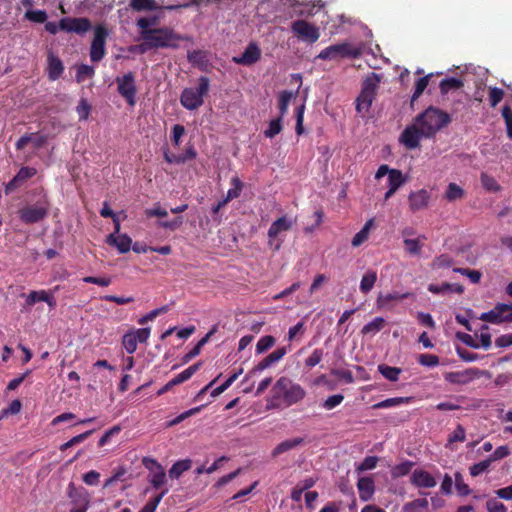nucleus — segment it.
I'll list each match as a JSON object with an SVG mask.
<instances>
[{
  "instance_id": "nucleus-1",
  "label": "nucleus",
  "mask_w": 512,
  "mask_h": 512,
  "mask_svg": "<svg viewBox=\"0 0 512 512\" xmlns=\"http://www.w3.org/2000/svg\"><path fill=\"white\" fill-rule=\"evenodd\" d=\"M415 121L421 127L424 138H432L450 124L451 116L439 108L429 106L415 118Z\"/></svg>"
},
{
  "instance_id": "nucleus-2",
  "label": "nucleus",
  "mask_w": 512,
  "mask_h": 512,
  "mask_svg": "<svg viewBox=\"0 0 512 512\" xmlns=\"http://www.w3.org/2000/svg\"><path fill=\"white\" fill-rule=\"evenodd\" d=\"M304 396L305 391L299 384L293 383L287 377H280L272 388L271 404L278 406L284 403L290 406L302 400Z\"/></svg>"
},
{
  "instance_id": "nucleus-3",
  "label": "nucleus",
  "mask_w": 512,
  "mask_h": 512,
  "mask_svg": "<svg viewBox=\"0 0 512 512\" xmlns=\"http://www.w3.org/2000/svg\"><path fill=\"white\" fill-rule=\"evenodd\" d=\"M142 40L144 42L143 46L147 49H175L179 46L181 37L172 28L161 27L154 28L153 31H144Z\"/></svg>"
},
{
  "instance_id": "nucleus-4",
  "label": "nucleus",
  "mask_w": 512,
  "mask_h": 512,
  "mask_svg": "<svg viewBox=\"0 0 512 512\" xmlns=\"http://www.w3.org/2000/svg\"><path fill=\"white\" fill-rule=\"evenodd\" d=\"M210 81L206 76L198 79V87L185 88L180 95V103L187 110H196L204 103V96L209 92Z\"/></svg>"
},
{
  "instance_id": "nucleus-5",
  "label": "nucleus",
  "mask_w": 512,
  "mask_h": 512,
  "mask_svg": "<svg viewBox=\"0 0 512 512\" xmlns=\"http://www.w3.org/2000/svg\"><path fill=\"white\" fill-rule=\"evenodd\" d=\"M50 202L43 194L35 204L27 205L19 210V218L25 224H34L45 219L49 213Z\"/></svg>"
},
{
  "instance_id": "nucleus-6",
  "label": "nucleus",
  "mask_w": 512,
  "mask_h": 512,
  "mask_svg": "<svg viewBox=\"0 0 512 512\" xmlns=\"http://www.w3.org/2000/svg\"><path fill=\"white\" fill-rule=\"evenodd\" d=\"M381 78L376 73H371L363 82L360 95L356 99V110L368 112L375 98L378 84Z\"/></svg>"
},
{
  "instance_id": "nucleus-7",
  "label": "nucleus",
  "mask_w": 512,
  "mask_h": 512,
  "mask_svg": "<svg viewBox=\"0 0 512 512\" xmlns=\"http://www.w3.org/2000/svg\"><path fill=\"white\" fill-rule=\"evenodd\" d=\"M360 55L361 50L359 48L344 42L326 47L319 53L318 58L322 60H336L340 58H358Z\"/></svg>"
},
{
  "instance_id": "nucleus-8",
  "label": "nucleus",
  "mask_w": 512,
  "mask_h": 512,
  "mask_svg": "<svg viewBox=\"0 0 512 512\" xmlns=\"http://www.w3.org/2000/svg\"><path fill=\"white\" fill-rule=\"evenodd\" d=\"M480 320L492 324L512 322V303H498L490 311L482 313L480 316Z\"/></svg>"
},
{
  "instance_id": "nucleus-9",
  "label": "nucleus",
  "mask_w": 512,
  "mask_h": 512,
  "mask_svg": "<svg viewBox=\"0 0 512 512\" xmlns=\"http://www.w3.org/2000/svg\"><path fill=\"white\" fill-rule=\"evenodd\" d=\"M291 31L300 40L309 43H315L320 37L319 29L315 25L302 19L292 22Z\"/></svg>"
},
{
  "instance_id": "nucleus-10",
  "label": "nucleus",
  "mask_w": 512,
  "mask_h": 512,
  "mask_svg": "<svg viewBox=\"0 0 512 512\" xmlns=\"http://www.w3.org/2000/svg\"><path fill=\"white\" fill-rule=\"evenodd\" d=\"M118 85V93L125 98L127 103L131 106L135 105V96L137 88L135 85V75L132 72H128L122 77L116 78Z\"/></svg>"
},
{
  "instance_id": "nucleus-11",
  "label": "nucleus",
  "mask_w": 512,
  "mask_h": 512,
  "mask_svg": "<svg viewBox=\"0 0 512 512\" xmlns=\"http://www.w3.org/2000/svg\"><path fill=\"white\" fill-rule=\"evenodd\" d=\"M107 36L108 31L104 26L98 25L95 27L94 37L90 48V59L92 62H98L104 57Z\"/></svg>"
},
{
  "instance_id": "nucleus-12",
  "label": "nucleus",
  "mask_w": 512,
  "mask_h": 512,
  "mask_svg": "<svg viewBox=\"0 0 512 512\" xmlns=\"http://www.w3.org/2000/svg\"><path fill=\"white\" fill-rule=\"evenodd\" d=\"M92 27L91 21L88 18H71L65 17L59 21V28L65 32H74L76 34H84Z\"/></svg>"
},
{
  "instance_id": "nucleus-13",
  "label": "nucleus",
  "mask_w": 512,
  "mask_h": 512,
  "mask_svg": "<svg viewBox=\"0 0 512 512\" xmlns=\"http://www.w3.org/2000/svg\"><path fill=\"white\" fill-rule=\"evenodd\" d=\"M424 137V133L420 126L414 124L406 127L404 131L401 133L400 141L404 144V146L408 149H416L420 146V140Z\"/></svg>"
},
{
  "instance_id": "nucleus-14",
  "label": "nucleus",
  "mask_w": 512,
  "mask_h": 512,
  "mask_svg": "<svg viewBox=\"0 0 512 512\" xmlns=\"http://www.w3.org/2000/svg\"><path fill=\"white\" fill-rule=\"evenodd\" d=\"M261 58V50L256 43H249L241 56L233 57V62L243 66H251Z\"/></svg>"
},
{
  "instance_id": "nucleus-15",
  "label": "nucleus",
  "mask_w": 512,
  "mask_h": 512,
  "mask_svg": "<svg viewBox=\"0 0 512 512\" xmlns=\"http://www.w3.org/2000/svg\"><path fill=\"white\" fill-rule=\"evenodd\" d=\"M430 199L431 195L426 189L411 192L408 197L409 208L413 212L423 210L428 207Z\"/></svg>"
},
{
  "instance_id": "nucleus-16",
  "label": "nucleus",
  "mask_w": 512,
  "mask_h": 512,
  "mask_svg": "<svg viewBox=\"0 0 512 512\" xmlns=\"http://www.w3.org/2000/svg\"><path fill=\"white\" fill-rule=\"evenodd\" d=\"M287 353V350L285 347L278 348L274 350L272 353H270L268 356H266L264 359H262L254 368L249 372L250 374H256L257 372H261L270 366H272L274 363L281 360Z\"/></svg>"
},
{
  "instance_id": "nucleus-17",
  "label": "nucleus",
  "mask_w": 512,
  "mask_h": 512,
  "mask_svg": "<svg viewBox=\"0 0 512 512\" xmlns=\"http://www.w3.org/2000/svg\"><path fill=\"white\" fill-rule=\"evenodd\" d=\"M106 243L116 247L120 253H127L131 249L132 239L127 234L111 233L107 236Z\"/></svg>"
},
{
  "instance_id": "nucleus-18",
  "label": "nucleus",
  "mask_w": 512,
  "mask_h": 512,
  "mask_svg": "<svg viewBox=\"0 0 512 512\" xmlns=\"http://www.w3.org/2000/svg\"><path fill=\"white\" fill-rule=\"evenodd\" d=\"M411 483L417 487L432 488L436 485V480L424 470H415L411 476Z\"/></svg>"
},
{
  "instance_id": "nucleus-19",
  "label": "nucleus",
  "mask_w": 512,
  "mask_h": 512,
  "mask_svg": "<svg viewBox=\"0 0 512 512\" xmlns=\"http://www.w3.org/2000/svg\"><path fill=\"white\" fill-rule=\"evenodd\" d=\"M304 442V438L302 437L284 440L272 450L271 457L277 458L279 455L303 445Z\"/></svg>"
},
{
  "instance_id": "nucleus-20",
  "label": "nucleus",
  "mask_w": 512,
  "mask_h": 512,
  "mask_svg": "<svg viewBox=\"0 0 512 512\" xmlns=\"http://www.w3.org/2000/svg\"><path fill=\"white\" fill-rule=\"evenodd\" d=\"M48 61V78L52 81L57 80L64 71V66L59 57L53 53H49L47 57Z\"/></svg>"
},
{
  "instance_id": "nucleus-21",
  "label": "nucleus",
  "mask_w": 512,
  "mask_h": 512,
  "mask_svg": "<svg viewBox=\"0 0 512 512\" xmlns=\"http://www.w3.org/2000/svg\"><path fill=\"white\" fill-rule=\"evenodd\" d=\"M292 227V221L287 216H282L275 220L268 229L269 239L276 238L281 232L288 231Z\"/></svg>"
},
{
  "instance_id": "nucleus-22",
  "label": "nucleus",
  "mask_w": 512,
  "mask_h": 512,
  "mask_svg": "<svg viewBox=\"0 0 512 512\" xmlns=\"http://www.w3.org/2000/svg\"><path fill=\"white\" fill-rule=\"evenodd\" d=\"M357 488L360 499L362 501H368L374 493V481L372 478L362 477L358 480Z\"/></svg>"
},
{
  "instance_id": "nucleus-23",
  "label": "nucleus",
  "mask_w": 512,
  "mask_h": 512,
  "mask_svg": "<svg viewBox=\"0 0 512 512\" xmlns=\"http://www.w3.org/2000/svg\"><path fill=\"white\" fill-rule=\"evenodd\" d=\"M68 496L73 500L74 503L78 504V507L75 509H72L70 512H86L89 506V500L87 496H81L79 495V498L77 499V490L75 488L74 483H70L68 487Z\"/></svg>"
},
{
  "instance_id": "nucleus-24",
  "label": "nucleus",
  "mask_w": 512,
  "mask_h": 512,
  "mask_svg": "<svg viewBox=\"0 0 512 512\" xmlns=\"http://www.w3.org/2000/svg\"><path fill=\"white\" fill-rule=\"evenodd\" d=\"M129 7L135 12H148L159 9L155 0H130Z\"/></svg>"
},
{
  "instance_id": "nucleus-25",
  "label": "nucleus",
  "mask_w": 512,
  "mask_h": 512,
  "mask_svg": "<svg viewBox=\"0 0 512 512\" xmlns=\"http://www.w3.org/2000/svg\"><path fill=\"white\" fill-rule=\"evenodd\" d=\"M192 467L191 459H183L175 462L169 469L168 474L172 479H178L183 472L188 471Z\"/></svg>"
},
{
  "instance_id": "nucleus-26",
  "label": "nucleus",
  "mask_w": 512,
  "mask_h": 512,
  "mask_svg": "<svg viewBox=\"0 0 512 512\" xmlns=\"http://www.w3.org/2000/svg\"><path fill=\"white\" fill-rule=\"evenodd\" d=\"M201 362L189 366L169 381V385H178L189 380L200 368Z\"/></svg>"
},
{
  "instance_id": "nucleus-27",
  "label": "nucleus",
  "mask_w": 512,
  "mask_h": 512,
  "mask_svg": "<svg viewBox=\"0 0 512 512\" xmlns=\"http://www.w3.org/2000/svg\"><path fill=\"white\" fill-rule=\"evenodd\" d=\"M403 512H430L429 502L426 498H418L407 502L403 506Z\"/></svg>"
},
{
  "instance_id": "nucleus-28",
  "label": "nucleus",
  "mask_w": 512,
  "mask_h": 512,
  "mask_svg": "<svg viewBox=\"0 0 512 512\" xmlns=\"http://www.w3.org/2000/svg\"><path fill=\"white\" fill-rule=\"evenodd\" d=\"M160 17L159 16H149V17H141L137 20L136 26L139 28V34L141 39L143 38L144 31H153V26H157L159 24Z\"/></svg>"
},
{
  "instance_id": "nucleus-29",
  "label": "nucleus",
  "mask_w": 512,
  "mask_h": 512,
  "mask_svg": "<svg viewBox=\"0 0 512 512\" xmlns=\"http://www.w3.org/2000/svg\"><path fill=\"white\" fill-rule=\"evenodd\" d=\"M377 281V273L374 270H368L362 277L360 282V291L367 294L372 290Z\"/></svg>"
},
{
  "instance_id": "nucleus-30",
  "label": "nucleus",
  "mask_w": 512,
  "mask_h": 512,
  "mask_svg": "<svg viewBox=\"0 0 512 512\" xmlns=\"http://www.w3.org/2000/svg\"><path fill=\"white\" fill-rule=\"evenodd\" d=\"M464 196H465V191L458 184L449 183L443 197L447 201L453 202V201L464 198Z\"/></svg>"
},
{
  "instance_id": "nucleus-31",
  "label": "nucleus",
  "mask_w": 512,
  "mask_h": 512,
  "mask_svg": "<svg viewBox=\"0 0 512 512\" xmlns=\"http://www.w3.org/2000/svg\"><path fill=\"white\" fill-rule=\"evenodd\" d=\"M385 324L386 321L383 317H375L371 322L363 326L361 333L363 335L376 334L384 328Z\"/></svg>"
},
{
  "instance_id": "nucleus-32",
  "label": "nucleus",
  "mask_w": 512,
  "mask_h": 512,
  "mask_svg": "<svg viewBox=\"0 0 512 512\" xmlns=\"http://www.w3.org/2000/svg\"><path fill=\"white\" fill-rule=\"evenodd\" d=\"M464 85L463 81L454 77L445 78L440 82V91L441 94L445 95L449 93L451 90H458L462 88Z\"/></svg>"
},
{
  "instance_id": "nucleus-33",
  "label": "nucleus",
  "mask_w": 512,
  "mask_h": 512,
  "mask_svg": "<svg viewBox=\"0 0 512 512\" xmlns=\"http://www.w3.org/2000/svg\"><path fill=\"white\" fill-rule=\"evenodd\" d=\"M378 371L381 373V375L392 382H395L399 379V375L401 374L402 370L398 367H391L386 364H380L378 365Z\"/></svg>"
},
{
  "instance_id": "nucleus-34",
  "label": "nucleus",
  "mask_w": 512,
  "mask_h": 512,
  "mask_svg": "<svg viewBox=\"0 0 512 512\" xmlns=\"http://www.w3.org/2000/svg\"><path fill=\"white\" fill-rule=\"evenodd\" d=\"M412 296H413V294L410 292H405V293L393 292V293H388L386 295H379V297L377 298V304H378V306H383L390 301H394V300L401 301V300L410 298Z\"/></svg>"
},
{
  "instance_id": "nucleus-35",
  "label": "nucleus",
  "mask_w": 512,
  "mask_h": 512,
  "mask_svg": "<svg viewBox=\"0 0 512 512\" xmlns=\"http://www.w3.org/2000/svg\"><path fill=\"white\" fill-rule=\"evenodd\" d=\"M232 187L227 191L226 197L224 198L226 202H230L231 200L238 198L243 189V182L238 177H233L231 179Z\"/></svg>"
},
{
  "instance_id": "nucleus-36",
  "label": "nucleus",
  "mask_w": 512,
  "mask_h": 512,
  "mask_svg": "<svg viewBox=\"0 0 512 512\" xmlns=\"http://www.w3.org/2000/svg\"><path fill=\"white\" fill-rule=\"evenodd\" d=\"M480 180L483 188L489 192H498L501 189L497 180L486 172L481 173Z\"/></svg>"
},
{
  "instance_id": "nucleus-37",
  "label": "nucleus",
  "mask_w": 512,
  "mask_h": 512,
  "mask_svg": "<svg viewBox=\"0 0 512 512\" xmlns=\"http://www.w3.org/2000/svg\"><path fill=\"white\" fill-rule=\"evenodd\" d=\"M293 97H294V93L291 91L285 90V91L280 92L279 101H278V108H279V112H280L279 117L283 118L284 115L287 113L289 103Z\"/></svg>"
},
{
  "instance_id": "nucleus-38",
  "label": "nucleus",
  "mask_w": 512,
  "mask_h": 512,
  "mask_svg": "<svg viewBox=\"0 0 512 512\" xmlns=\"http://www.w3.org/2000/svg\"><path fill=\"white\" fill-rule=\"evenodd\" d=\"M243 373V369L239 368L237 371L233 372L224 383H222L220 386L215 388L212 391V396H217L223 393L226 389H228L236 380L237 378Z\"/></svg>"
},
{
  "instance_id": "nucleus-39",
  "label": "nucleus",
  "mask_w": 512,
  "mask_h": 512,
  "mask_svg": "<svg viewBox=\"0 0 512 512\" xmlns=\"http://www.w3.org/2000/svg\"><path fill=\"white\" fill-rule=\"evenodd\" d=\"M405 182L406 179L402 172L398 169H392L388 176L389 187L397 191Z\"/></svg>"
},
{
  "instance_id": "nucleus-40",
  "label": "nucleus",
  "mask_w": 512,
  "mask_h": 512,
  "mask_svg": "<svg viewBox=\"0 0 512 512\" xmlns=\"http://www.w3.org/2000/svg\"><path fill=\"white\" fill-rule=\"evenodd\" d=\"M412 400L410 397H395L388 398L374 405L375 408H390L394 406H399L404 403H409Z\"/></svg>"
},
{
  "instance_id": "nucleus-41",
  "label": "nucleus",
  "mask_w": 512,
  "mask_h": 512,
  "mask_svg": "<svg viewBox=\"0 0 512 512\" xmlns=\"http://www.w3.org/2000/svg\"><path fill=\"white\" fill-rule=\"evenodd\" d=\"M212 333L213 331H210L205 337L199 340L198 343L187 354L184 355L182 359L183 363L189 362L200 353L202 346L208 341Z\"/></svg>"
},
{
  "instance_id": "nucleus-42",
  "label": "nucleus",
  "mask_w": 512,
  "mask_h": 512,
  "mask_svg": "<svg viewBox=\"0 0 512 512\" xmlns=\"http://www.w3.org/2000/svg\"><path fill=\"white\" fill-rule=\"evenodd\" d=\"M137 340L132 332L124 334L122 345L128 354H133L137 349Z\"/></svg>"
},
{
  "instance_id": "nucleus-43",
  "label": "nucleus",
  "mask_w": 512,
  "mask_h": 512,
  "mask_svg": "<svg viewBox=\"0 0 512 512\" xmlns=\"http://www.w3.org/2000/svg\"><path fill=\"white\" fill-rule=\"evenodd\" d=\"M282 131V118L278 117L273 119L269 123L268 129L264 131V135L267 138H273Z\"/></svg>"
},
{
  "instance_id": "nucleus-44",
  "label": "nucleus",
  "mask_w": 512,
  "mask_h": 512,
  "mask_svg": "<svg viewBox=\"0 0 512 512\" xmlns=\"http://www.w3.org/2000/svg\"><path fill=\"white\" fill-rule=\"evenodd\" d=\"M25 19L34 23H44L47 20V13L44 10H27L24 15Z\"/></svg>"
},
{
  "instance_id": "nucleus-45",
  "label": "nucleus",
  "mask_w": 512,
  "mask_h": 512,
  "mask_svg": "<svg viewBox=\"0 0 512 512\" xmlns=\"http://www.w3.org/2000/svg\"><path fill=\"white\" fill-rule=\"evenodd\" d=\"M453 271L468 277L469 280L474 284L479 283L482 277V273L478 270H471L468 268H454Z\"/></svg>"
},
{
  "instance_id": "nucleus-46",
  "label": "nucleus",
  "mask_w": 512,
  "mask_h": 512,
  "mask_svg": "<svg viewBox=\"0 0 512 512\" xmlns=\"http://www.w3.org/2000/svg\"><path fill=\"white\" fill-rule=\"evenodd\" d=\"M429 78H430V75H427V76L419 78L415 82V90H414V93H413L412 98H411V102L412 103L415 100H417L421 96V94L424 92V90L428 86Z\"/></svg>"
},
{
  "instance_id": "nucleus-47",
  "label": "nucleus",
  "mask_w": 512,
  "mask_h": 512,
  "mask_svg": "<svg viewBox=\"0 0 512 512\" xmlns=\"http://www.w3.org/2000/svg\"><path fill=\"white\" fill-rule=\"evenodd\" d=\"M275 344V338L271 335L261 337L256 344V352L258 354L264 353Z\"/></svg>"
},
{
  "instance_id": "nucleus-48",
  "label": "nucleus",
  "mask_w": 512,
  "mask_h": 512,
  "mask_svg": "<svg viewBox=\"0 0 512 512\" xmlns=\"http://www.w3.org/2000/svg\"><path fill=\"white\" fill-rule=\"evenodd\" d=\"M37 174V170L33 167H22L15 175V181H19L20 183L25 182L26 180L34 177Z\"/></svg>"
},
{
  "instance_id": "nucleus-49",
  "label": "nucleus",
  "mask_w": 512,
  "mask_h": 512,
  "mask_svg": "<svg viewBox=\"0 0 512 512\" xmlns=\"http://www.w3.org/2000/svg\"><path fill=\"white\" fill-rule=\"evenodd\" d=\"M94 75V68L88 65H80L77 69L76 80L78 83L85 81L87 78H91Z\"/></svg>"
},
{
  "instance_id": "nucleus-50",
  "label": "nucleus",
  "mask_w": 512,
  "mask_h": 512,
  "mask_svg": "<svg viewBox=\"0 0 512 512\" xmlns=\"http://www.w3.org/2000/svg\"><path fill=\"white\" fill-rule=\"evenodd\" d=\"M324 352L322 349H315L312 354L305 360V366L307 368H313L318 365L323 359Z\"/></svg>"
},
{
  "instance_id": "nucleus-51",
  "label": "nucleus",
  "mask_w": 512,
  "mask_h": 512,
  "mask_svg": "<svg viewBox=\"0 0 512 512\" xmlns=\"http://www.w3.org/2000/svg\"><path fill=\"white\" fill-rule=\"evenodd\" d=\"M465 440V429L462 425H458L456 429L449 435L447 447L455 442H463Z\"/></svg>"
},
{
  "instance_id": "nucleus-52",
  "label": "nucleus",
  "mask_w": 512,
  "mask_h": 512,
  "mask_svg": "<svg viewBox=\"0 0 512 512\" xmlns=\"http://www.w3.org/2000/svg\"><path fill=\"white\" fill-rule=\"evenodd\" d=\"M491 463H492L491 460L489 458H487L479 463L472 465L470 467V474L473 477L479 476L480 474L485 472L490 467Z\"/></svg>"
},
{
  "instance_id": "nucleus-53",
  "label": "nucleus",
  "mask_w": 512,
  "mask_h": 512,
  "mask_svg": "<svg viewBox=\"0 0 512 512\" xmlns=\"http://www.w3.org/2000/svg\"><path fill=\"white\" fill-rule=\"evenodd\" d=\"M167 311H168L167 306H162L160 308L154 309V310L150 311L149 313H147L146 315L142 316L138 320V323L140 325H144L148 321L154 320L157 316H159L160 314L166 313Z\"/></svg>"
},
{
  "instance_id": "nucleus-54",
  "label": "nucleus",
  "mask_w": 512,
  "mask_h": 512,
  "mask_svg": "<svg viewBox=\"0 0 512 512\" xmlns=\"http://www.w3.org/2000/svg\"><path fill=\"white\" fill-rule=\"evenodd\" d=\"M93 433V430H87L73 438H71L68 442L64 443L63 445L60 446V449L61 450H66L82 441H84L86 438H88L89 435H91Z\"/></svg>"
},
{
  "instance_id": "nucleus-55",
  "label": "nucleus",
  "mask_w": 512,
  "mask_h": 512,
  "mask_svg": "<svg viewBox=\"0 0 512 512\" xmlns=\"http://www.w3.org/2000/svg\"><path fill=\"white\" fill-rule=\"evenodd\" d=\"M502 117L505 120L507 136L512 139V109L509 106L502 108Z\"/></svg>"
},
{
  "instance_id": "nucleus-56",
  "label": "nucleus",
  "mask_w": 512,
  "mask_h": 512,
  "mask_svg": "<svg viewBox=\"0 0 512 512\" xmlns=\"http://www.w3.org/2000/svg\"><path fill=\"white\" fill-rule=\"evenodd\" d=\"M331 374L338 379L343 380L345 383L350 384L354 382L353 374L350 370L346 369H332Z\"/></svg>"
},
{
  "instance_id": "nucleus-57",
  "label": "nucleus",
  "mask_w": 512,
  "mask_h": 512,
  "mask_svg": "<svg viewBox=\"0 0 512 512\" xmlns=\"http://www.w3.org/2000/svg\"><path fill=\"white\" fill-rule=\"evenodd\" d=\"M418 362L423 366L435 367L439 364V358L434 354H421Z\"/></svg>"
},
{
  "instance_id": "nucleus-58",
  "label": "nucleus",
  "mask_w": 512,
  "mask_h": 512,
  "mask_svg": "<svg viewBox=\"0 0 512 512\" xmlns=\"http://www.w3.org/2000/svg\"><path fill=\"white\" fill-rule=\"evenodd\" d=\"M378 462V457L376 456H367L364 460L358 465L357 471L363 472L366 470H371L376 467Z\"/></svg>"
},
{
  "instance_id": "nucleus-59",
  "label": "nucleus",
  "mask_w": 512,
  "mask_h": 512,
  "mask_svg": "<svg viewBox=\"0 0 512 512\" xmlns=\"http://www.w3.org/2000/svg\"><path fill=\"white\" fill-rule=\"evenodd\" d=\"M455 486L461 496H467L471 492L469 486L463 482L462 475L459 472L455 473Z\"/></svg>"
},
{
  "instance_id": "nucleus-60",
  "label": "nucleus",
  "mask_w": 512,
  "mask_h": 512,
  "mask_svg": "<svg viewBox=\"0 0 512 512\" xmlns=\"http://www.w3.org/2000/svg\"><path fill=\"white\" fill-rule=\"evenodd\" d=\"M166 481V474L163 468L156 470L150 480L152 486L156 489L160 488Z\"/></svg>"
},
{
  "instance_id": "nucleus-61",
  "label": "nucleus",
  "mask_w": 512,
  "mask_h": 512,
  "mask_svg": "<svg viewBox=\"0 0 512 512\" xmlns=\"http://www.w3.org/2000/svg\"><path fill=\"white\" fill-rule=\"evenodd\" d=\"M504 91L500 88L493 87L490 88L489 91V101L491 107H495L498 103H500L503 99Z\"/></svg>"
},
{
  "instance_id": "nucleus-62",
  "label": "nucleus",
  "mask_w": 512,
  "mask_h": 512,
  "mask_svg": "<svg viewBox=\"0 0 512 512\" xmlns=\"http://www.w3.org/2000/svg\"><path fill=\"white\" fill-rule=\"evenodd\" d=\"M182 223H183V218L181 216H179L170 221H158L157 225L159 227L174 231V230L178 229L182 225Z\"/></svg>"
},
{
  "instance_id": "nucleus-63",
  "label": "nucleus",
  "mask_w": 512,
  "mask_h": 512,
  "mask_svg": "<svg viewBox=\"0 0 512 512\" xmlns=\"http://www.w3.org/2000/svg\"><path fill=\"white\" fill-rule=\"evenodd\" d=\"M486 508L488 512H507L505 505L495 498L489 499L486 502Z\"/></svg>"
},
{
  "instance_id": "nucleus-64",
  "label": "nucleus",
  "mask_w": 512,
  "mask_h": 512,
  "mask_svg": "<svg viewBox=\"0 0 512 512\" xmlns=\"http://www.w3.org/2000/svg\"><path fill=\"white\" fill-rule=\"evenodd\" d=\"M167 493V490H164L162 493H160L158 496L150 500L142 509L140 512H154L159 505L162 497Z\"/></svg>"
}]
</instances>
